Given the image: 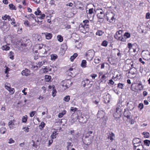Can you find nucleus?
<instances>
[{
	"mask_svg": "<svg viewBox=\"0 0 150 150\" xmlns=\"http://www.w3.org/2000/svg\"><path fill=\"white\" fill-rule=\"evenodd\" d=\"M34 47L33 50L35 49L39 50L40 53L44 54H47V51L49 50V47L43 44H37Z\"/></svg>",
	"mask_w": 150,
	"mask_h": 150,
	"instance_id": "f257e3e1",
	"label": "nucleus"
},
{
	"mask_svg": "<svg viewBox=\"0 0 150 150\" xmlns=\"http://www.w3.org/2000/svg\"><path fill=\"white\" fill-rule=\"evenodd\" d=\"M131 90L134 92H137L138 90L141 91L144 88V86L141 82L138 83H133L131 86Z\"/></svg>",
	"mask_w": 150,
	"mask_h": 150,
	"instance_id": "f03ea898",
	"label": "nucleus"
},
{
	"mask_svg": "<svg viewBox=\"0 0 150 150\" xmlns=\"http://www.w3.org/2000/svg\"><path fill=\"white\" fill-rule=\"evenodd\" d=\"M133 144L135 150H145L144 149V146L142 144L141 141H139L138 142H136V141H134Z\"/></svg>",
	"mask_w": 150,
	"mask_h": 150,
	"instance_id": "7ed1b4c3",
	"label": "nucleus"
},
{
	"mask_svg": "<svg viewBox=\"0 0 150 150\" xmlns=\"http://www.w3.org/2000/svg\"><path fill=\"white\" fill-rule=\"evenodd\" d=\"M114 14L112 12L110 13H106V18L108 21H109L110 22H112L114 20Z\"/></svg>",
	"mask_w": 150,
	"mask_h": 150,
	"instance_id": "20e7f679",
	"label": "nucleus"
},
{
	"mask_svg": "<svg viewBox=\"0 0 150 150\" xmlns=\"http://www.w3.org/2000/svg\"><path fill=\"white\" fill-rule=\"evenodd\" d=\"M94 52L93 50H88L86 55L87 59L88 60H92L94 56Z\"/></svg>",
	"mask_w": 150,
	"mask_h": 150,
	"instance_id": "39448f33",
	"label": "nucleus"
},
{
	"mask_svg": "<svg viewBox=\"0 0 150 150\" xmlns=\"http://www.w3.org/2000/svg\"><path fill=\"white\" fill-rule=\"evenodd\" d=\"M88 118V116L87 117L86 116L82 115L79 117V121L81 123H85L87 122Z\"/></svg>",
	"mask_w": 150,
	"mask_h": 150,
	"instance_id": "423d86ee",
	"label": "nucleus"
},
{
	"mask_svg": "<svg viewBox=\"0 0 150 150\" xmlns=\"http://www.w3.org/2000/svg\"><path fill=\"white\" fill-rule=\"evenodd\" d=\"M30 43L29 40H23L22 42H20L18 43V45L21 47H25L28 46V44Z\"/></svg>",
	"mask_w": 150,
	"mask_h": 150,
	"instance_id": "0eeeda50",
	"label": "nucleus"
},
{
	"mask_svg": "<svg viewBox=\"0 0 150 150\" xmlns=\"http://www.w3.org/2000/svg\"><path fill=\"white\" fill-rule=\"evenodd\" d=\"M142 54L143 59L148 60L150 59V54L148 51H143Z\"/></svg>",
	"mask_w": 150,
	"mask_h": 150,
	"instance_id": "6e6552de",
	"label": "nucleus"
},
{
	"mask_svg": "<svg viewBox=\"0 0 150 150\" xmlns=\"http://www.w3.org/2000/svg\"><path fill=\"white\" fill-rule=\"evenodd\" d=\"M93 9L91 8L89 9L88 11V12L87 13V17L89 18V19L90 21H91L93 18L94 14L92 16V14H93Z\"/></svg>",
	"mask_w": 150,
	"mask_h": 150,
	"instance_id": "1a4fd4ad",
	"label": "nucleus"
},
{
	"mask_svg": "<svg viewBox=\"0 0 150 150\" xmlns=\"http://www.w3.org/2000/svg\"><path fill=\"white\" fill-rule=\"evenodd\" d=\"M99 13L97 14V17L100 19H103L105 16L104 11L101 9L99 10Z\"/></svg>",
	"mask_w": 150,
	"mask_h": 150,
	"instance_id": "9d476101",
	"label": "nucleus"
},
{
	"mask_svg": "<svg viewBox=\"0 0 150 150\" xmlns=\"http://www.w3.org/2000/svg\"><path fill=\"white\" fill-rule=\"evenodd\" d=\"M89 22V21L88 20H84L83 21V23L84 24V25L83 26L82 25H79V28L81 30H82V29L85 28V27L86 28H88L89 26V25L87 24V23H88Z\"/></svg>",
	"mask_w": 150,
	"mask_h": 150,
	"instance_id": "9b49d317",
	"label": "nucleus"
},
{
	"mask_svg": "<svg viewBox=\"0 0 150 150\" xmlns=\"http://www.w3.org/2000/svg\"><path fill=\"white\" fill-rule=\"evenodd\" d=\"M111 96L108 93L106 94L103 96L104 101L106 103H108L110 102Z\"/></svg>",
	"mask_w": 150,
	"mask_h": 150,
	"instance_id": "f8f14e48",
	"label": "nucleus"
},
{
	"mask_svg": "<svg viewBox=\"0 0 150 150\" xmlns=\"http://www.w3.org/2000/svg\"><path fill=\"white\" fill-rule=\"evenodd\" d=\"M122 101L120 100L117 105L116 110L118 111V112H121L122 109Z\"/></svg>",
	"mask_w": 150,
	"mask_h": 150,
	"instance_id": "ddd939ff",
	"label": "nucleus"
},
{
	"mask_svg": "<svg viewBox=\"0 0 150 150\" xmlns=\"http://www.w3.org/2000/svg\"><path fill=\"white\" fill-rule=\"evenodd\" d=\"M127 77L129 78H134L136 76V74L131 71H129L127 74Z\"/></svg>",
	"mask_w": 150,
	"mask_h": 150,
	"instance_id": "4468645a",
	"label": "nucleus"
},
{
	"mask_svg": "<svg viewBox=\"0 0 150 150\" xmlns=\"http://www.w3.org/2000/svg\"><path fill=\"white\" fill-rule=\"evenodd\" d=\"M115 38L116 39L121 40L122 41H125V39L122 37V35H118L115 34L114 35Z\"/></svg>",
	"mask_w": 150,
	"mask_h": 150,
	"instance_id": "2eb2a0df",
	"label": "nucleus"
},
{
	"mask_svg": "<svg viewBox=\"0 0 150 150\" xmlns=\"http://www.w3.org/2000/svg\"><path fill=\"white\" fill-rule=\"evenodd\" d=\"M30 71L29 70L25 69L24 70H23L22 71L21 74L23 76H28L30 75Z\"/></svg>",
	"mask_w": 150,
	"mask_h": 150,
	"instance_id": "dca6fc26",
	"label": "nucleus"
},
{
	"mask_svg": "<svg viewBox=\"0 0 150 150\" xmlns=\"http://www.w3.org/2000/svg\"><path fill=\"white\" fill-rule=\"evenodd\" d=\"M121 112L116 110L113 114L114 117L116 118H118L121 117Z\"/></svg>",
	"mask_w": 150,
	"mask_h": 150,
	"instance_id": "f3484780",
	"label": "nucleus"
},
{
	"mask_svg": "<svg viewBox=\"0 0 150 150\" xmlns=\"http://www.w3.org/2000/svg\"><path fill=\"white\" fill-rule=\"evenodd\" d=\"M90 83L89 80L87 79L82 81L81 84L83 85V87H85L86 85H88Z\"/></svg>",
	"mask_w": 150,
	"mask_h": 150,
	"instance_id": "a211bd4d",
	"label": "nucleus"
},
{
	"mask_svg": "<svg viewBox=\"0 0 150 150\" xmlns=\"http://www.w3.org/2000/svg\"><path fill=\"white\" fill-rule=\"evenodd\" d=\"M115 138V135L112 132L109 133L108 135V138L110 139V140L112 141Z\"/></svg>",
	"mask_w": 150,
	"mask_h": 150,
	"instance_id": "6ab92c4d",
	"label": "nucleus"
},
{
	"mask_svg": "<svg viewBox=\"0 0 150 150\" xmlns=\"http://www.w3.org/2000/svg\"><path fill=\"white\" fill-rule=\"evenodd\" d=\"M42 34H44L45 35L46 39L48 40L50 39L52 37V34L47 33H44Z\"/></svg>",
	"mask_w": 150,
	"mask_h": 150,
	"instance_id": "aec40b11",
	"label": "nucleus"
},
{
	"mask_svg": "<svg viewBox=\"0 0 150 150\" xmlns=\"http://www.w3.org/2000/svg\"><path fill=\"white\" fill-rule=\"evenodd\" d=\"M14 120H11L8 123V126L10 129H13L15 125L14 123Z\"/></svg>",
	"mask_w": 150,
	"mask_h": 150,
	"instance_id": "412c9836",
	"label": "nucleus"
},
{
	"mask_svg": "<svg viewBox=\"0 0 150 150\" xmlns=\"http://www.w3.org/2000/svg\"><path fill=\"white\" fill-rule=\"evenodd\" d=\"M100 99L98 96H96L93 98V102L96 104H98L100 101Z\"/></svg>",
	"mask_w": 150,
	"mask_h": 150,
	"instance_id": "4be33fe9",
	"label": "nucleus"
},
{
	"mask_svg": "<svg viewBox=\"0 0 150 150\" xmlns=\"http://www.w3.org/2000/svg\"><path fill=\"white\" fill-rule=\"evenodd\" d=\"M2 19L4 20H6L7 19H8V21H12L13 19V18H11L10 16L7 15H6L2 17Z\"/></svg>",
	"mask_w": 150,
	"mask_h": 150,
	"instance_id": "5701e85b",
	"label": "nucleus"
},
{
	"mask_svg": "<svg viewBox=\"0 0 150 150\" xmlns=\"http://www.w3.org/2000/svg\"><path fill=\"white\" fill-rule=\"evenodd\" d=\"M1 48L3 50L8 51L9 50L10 48L7 45H6L2 46Z\"/></svg>",
	"mask_w": 150,
	"mask_h": 150,
	"instance_id": "b1692460",
	"label": "nucleus"
},
{
	"mask_svg": "<svg viewBox=\"0 0 150 150\" xmlns=\"http://www.w3.org/2000/svg\"><path fill=\"white\" fill-rule=\"evenodd\" d=\"M35 37L36 38V40L41 41L42 40V38L40 35L36 34L35 35Z\"/></svg>",
	"mask_w": 150,
	"mask_h": 150,
	"instance_id": "393cba45",
	"label": "nucleus"
},
{
	"mask_svg": "<svg viewBox=\"0 0 150 150\" xmlns=\"http://www.w3.org/2000/svg\"><path fill=\"white\" fill-rule=\"evenodd\" d=\"M86 60H83L81 61V66L82 67L85 68L86 67Z\"/></svg>",
	"mask_w": 150,
	"mask_h": 150,
	"instance_id": "a878e982",
	"label": "nucleus"
},
{
	"mask_svg": "<svg viewBox=\"0 0 150 150\" xmlns=\"http://www.w3.org/2000/svg\"><path fill=\"white\" fill-rule=\"evenodd\" d=\"M47 62H46L45 60H44L42 61H41V62H38V66L39 67H41L42 65H43V64H45V63H47Z\"/></svg>",
	"mask_w": 150,
	"mask_h": 150,
	"instance_id": "bb28decb",
	"label": "nucleus"
},
{
	"mask_svg": "<svg viewBox=\"0 0 150 150\" xmlns=\"http://www.w3.org/2000/svg\"><path fill=\"white\" fill-rule=\"evenodd\" d=\"M8 56L10 59H13L14 57V52L12 51L10 52L9 53Z\"/></svg>",
	"mask_w": 150,
	"mask_h": 150,
	"instance_id": "cd10ccee",
	"label": "nucleus"
},
{
	"mask_svg": "<svg viewBox=\"0 0 150 150\" xmlns=\"http://www.w3.org/2000/svg\"><path fill=\"white\" fill-rule=\"evenodd\" d=\"M43 72L44 73H46L47 72L49 71H51V69H49V67H48V68L47 67H45L44 68H42V69Z\"/></svg>",
	"mask_w": 150,
	"mask_h": 150,
	"instance_id": "c85d7f7f",
	"label": "nucleus"
},
{
	"mask_svg": "<svg viewBox=\"0 0 150 150\" xmlns=\"http://www.w3.org/2000/svg\"><path fill=\"white\" fill-rule=\"evenodd\" d=\"M28 119V117L27 115H25L22 117V122H23L25 123Z\"/></svg>",
	"mask_w": 150,
	"mask_h": 150,
	"instance_id": "c756f323",
	"label": "nucleus"
},
{
	"mask_svg": "<svg viewBox=\"0 0 150 150\" xmlns=\"http://www.w3.org/2000/svg\"><path fill=\"white\" fill-rule=\"evenodd\" d=\"M57 134V133H56V132L54 131L51 135V137L52 139L55 138Z\"/></svg>",
	"mask_w": 150,
	"mask_h": 150,
	"instance_id": "7c9ffc66",
	"label": "nucleus"
},
{
	"mask_svg": "<svg viewBox=\"0 0 150 150\" xmlns=\"http://www.w3.org/2000/svg\"><path fill=\"white\" fill-rule=\"evenodd\" d=\"M5 85L6 88L7 90L9 91L11 89L10 85L9 83H6L5 84Z\"/></svg>",
	"mask_w": 150,
	"mask_h": 150,
	"instance_id": "2f4dec72",
	"label": "nucleus"
},
{
	"mask_svg": "<svg viewBox=\"0 0 150 150\" xmlns=\"http://www.w3.org/2000/svg\"><path fill=\"white\" fill-rule=\"evenodd\" d=\"M78 54L76 53H75L73 55L71 56L70 59L71 61H73V60L77 57Z\"/></svg>",
	"mask_w": 150,
	"mask_h": 150,
	"instance_id": "473e14b6",
	"label": "nucleus"
},
{
	"mask_svg": "<svg viewBox=\"0 0 150 150\" xmlns=\"http://www.w3.org/2000/svg\"><path fill=\"white\" fill-rule=\"evenodd\" d=\"M66 113V110H64L62 113H59L58 115V117L59 118L62 117L63 116L65 115Z\"/></svg>",
	"mask_w": 150,
	"mask_h": 150,
	"instance_id": "72a5a7b5",
	"label": "nucleus"
},
{
	"mask_svg": "<svg viewBox=\"0 0 150 150\" xmlns=\"http://www.w3.org/2000/svg\"><path fill=\"white\" fill-rule=\"evenodd\" d=\"M100 58L96 57L94 59V62L96 64H98L100 63Z\"/></svg>",
	"mask_w": 150,
	"mask_h": 150,
	"instance_id": "f704fd0d",
	"label": "nucleus"
},
{
	"mask_svg": "<svg viewBox=\"0 0 150 150\" xmlns=\"http://www.w3.org/2000/svg\"><path fill=\"white\" fill-rule=\"evenodd\" d=\"M6 131V129L4 127H2L0 128V132L1 134H4Z\"/></svg>",
	"mask_w": 150,
	"mask_h": 150,
	"instance_id": "c9c22d12",
	"label": "nucleus"
},
{
	"mask_svg": "<svg viewBox=\"0 0 150 150\" xmlns=\"http://www.w3.org/2000/svg\"><path fill=\"white\" fill-rule=\"evenodd\" d=\"M3 29L4 30H5L6 31H8V30L9 29V26H6V25L5 24H4L3 25Z\"/></svg>",
	"mask_w": 150,
	"mask_h": 150,
	"instance_id": "e433bc0d",
	"label": "nucleus"
},
{
	"mask_svg": "<svg viewBox=\"0 0 150 150\" xmlns=\"http://www.w3.org/2000/svg\"><path fill=\"white\" fill-rule=\"evenodd\" d=\"M57 38L58 41L60 42H62L63 40V37L60 35H58Z\"/></svg>",
	"mask_w": 150,
	"mask_h": 150,
	"instance_id": "4c0bfd02",
	"label": "nucleus"
},
{
	"mask_svg": "<svg viewBox=\"0 0 150 150\" xmlns=\"http://www.w3.org/2000/svg\"><path fill=\"white\" fill-rule=\"evenodd\" d=\"M70 99V96H66L63 99V100L66 102H69Z\"/></svg>",
	"mask_w": 150,
	"mask_h": 150,
	"instance_id": "58836bf2",
	"label": "nucleus"
},
{
	"mask_svg": "<svg viewBox=\"0 0 150 150\" xmlns=\"http://www.w3.org/2000/svg\"><path fill=\"white\" fill-rule=\"evenodd\" d=\"M34 15L33 14H30L29 15H28L27 17H26L29 20H33L34 19Z\"/></svg>",
	"mask_w": 150,
	"mask_h": 150,
	"instance_id": "ea45409f",
	"label": "nucleus"
},
{
	"mask_svg": "<svg viewBox=\"0 0 150 150\" xmlns=\"http://www.w3.org/2000/svg\"><path fill=\"white\" fill-rule=\"evenodd\" d=\"M82 46V44L80 42H77L76 43V47L78 49H80Z\"/></svg>",
	"mask_w": 150,
	"mask_h": 150,
	"instance_id": "a19ab883",
	"label": "nucleus"
},
{
	"mask_svg": "<svg viewBox=\"0 0 150 150\" xmlns=\"http://www.w3.org/2000/svg\"><path fill=\"white\" fill-rule=\"evenodd\" d=\"M73 145L71 144V143L70 142H67V150H68L70 148H71Z\"/></svg>",
	"mask_w": 150,
	"mask_h": 150,
	"instance_id": "79ce46f5",
	"label": "nucleus"
},
{
	"mask_svg": "<svg viewBox=\"0 0 150 150\" xmlns=\"http://www.w3.org/2000/svg\"><path fill=\"white\" fill-rule=\"evenodd\" d=\"M104 33V32L101 30H98L96 33V35L99 36L102 35Z\"/></svg>",
	"mask_w": 150,
	"mask_h": 150,
	"instance_id": "37998d69",
	"label": "nucleus"
},
{
	"mask_svg": "<svg viewBox=\"0 0 150 150\" xmlns=\"http://www.w3.org/2000/svg\"><path fill=\"white\" fill-rule=\"evenodd\" d=\"M51 60H55L57 58V56L56 55L52 54L51 55Z\"/></svg>",
	"mask_w": 150,
	"mask_h": 150,
	"instance_id": "c03bdc74",
	"label": "nucleus"
},
{
	"mask_svg": "<svg viewBox=\"0 0 150 150\" xmlns=\"http://www.w3.org/2000/svg\"><path fill=\"white\" fill-rule=\"evenodd\" d=\"M45 124L44 122H42L39 126V128L40 129L43 128L45 127Z\"/></svg>",
	"mask_w": 150,
	"mask_h": 150,
	"instance_id": "a18cd8bd",
	"label": "nucleus"
},
{
	"mask_svg": "<svg viewBox=\"0 0 150 150\" xmlns=\"http://www.w3.org/2000/svg\"><path fill=\"white\" fill-rule=\"evenodd\" d=\"M51 77L50 76L46 75L45 76V80L46 81L48 82L51 79Z\"/></svg>",
	"mask_w": 150,
	"mask_h": 150,
	"instance_id": "49530a36",
	"label": "nucleus"
},
{
	"mask_svg": "<svg viewBox=\"0 0 150 150\" xmlns=\"http://www.w3.org/2000/svg\"><path fill=\"white\" fill-rule=\"evenodd\" d=\"M35 14L36 15H41V11L39 9V8H38L37 9V11H35Z\"/></svg>",
	"mask_w": 150,
	"mask_h": 150,
	"instance_id": "de8ad7c7",
	"label": "nucleus"
},
{
	"mask_svg": "<svg viewBox=\"0 0 150 150\" xmlns=\"http://www.w3.org/2000/svg\"><path fill=\"white\" fill-rule=\"evenodd\" d=\"M53 90L52 92V96L54 97L56 95V90L54 89V88L53 87Z\"/></svg>",
	"mask_w": 150,
	"mask_h": 150,
	"instance_id": "09e8293b",
	"label": "nucleus"
},
{
	"mask_svg": "<svg viewBox=\"0 0 150 150\" xmlns=\"http://www.w3.org/2000/svg\"><path fill=\"white\" fill-rule=\"evenodd\" d=\"M24 24L25 26L27 27H30V25L29 22L28 21H26L24 22Z\"/></svg>",
	"mask_w": 150,
	"mask_h": 150,
	"instance_id": "8fccbe9b",
	"label": "nucleus"
},
{
	"mask_svg": "<svg viewBox=\"0 0 150 150\" xmlns=\"http://www.w3.org/2000/svg\"><path fill=\"white\" fill-rule=\"evenodd\" d=\"M108 42H107L105 40H104L102 42V45L103 46L106 47V46H107V45H108Z\"/></svg>",
	"mask_w": 150,
	"mask_h": 150,
	"instance_id": "3c124183",
	"label": "nucleus"
},
{
	"mask_svg": "<svg viewBox=\"0 0 150 150\" xmlns=\"http://www.w3.org/2000/svg\"><path fill=\"white\" fill-rule=\"evenodd\" d=\"M144 105L142 103H140L139 104L138 107L140 108V110H141L143 108Z\"/></svg>",
	"mask_w": 150,
	"mask_h": 150,
	"instance_id": "603ef678",
	"label": "nucleus"
},
{
	"mask_svg": "<svg viewBox=\"0 0 150 150\" xmlns=\"http://www.w3.org/2000/svg\"><path fill=\"white\" fill-rule=\"evenodd\" d=\"M143 134H144V138H147L149 137V133L146 132V133H145L144 132H143Z\"/></svg>",
	"mask_w": 150,
	"mask_h": 150,
	"instance_id": "864d4df0",
	"label": "nucleus"
},
{
	"mask_svg": "<svg viewBox=\"0 0 150 150\" xmlns=\"http://www.w3.org/2000/svg\"><path fill=\"white\" fill-rule=\"evenodd\" d=\"M117 87L121 89H123L124 88V85L122 83H119L118 84Z\"/></svg>",
	"mask_w": 150,
	"mask_h": 150,
	"instance_id": "5fc2aeb1",
	"label": "nucleus"
},
{
	"mask_svg": "<svg viewBox=\"0 0 150 150\" xmlns=\"http://www.w3.org/2000/svg\"><path fill=\"white\" fill-rule=\"evenodd\" d=\"M130 36V34L128 33H126L124 35V36H126L127 38H129Z\"/></svg>",
	"mask_w": 150,
	"mask_h": 150,
	"instance_id": "6e6d98bb",
	"label": "nucleus"
},
{
	"mask_svg": "<svg viewBox=\"0 0 150 150\" xmlns=\"http://www.w3.org/2000/svg\"><path fill=\"white\" fill-rule=\"evenodd\" d=\"M146 19H150V13H146Z\"/></svg>",
	"mask_w": 150,
	"mask_h": 150,
	"instance_id": "4d7b16f0",
	"label": "nucleus"
},
{
	"mask_svg": "<svg viewBox=\"0 0 150 150\" xmlns=\"http://www.w3.org/2000/svg\"><path fill=\"white\" fill-rule=\"evenodd\" d=\"M9 6L10 9L12 10L14 9L15 8V6L13 4H10L9 5Z\"/></svg>",
	"mask_w": 150,
	"mask_h": 150,
	"instance_id": "13d9d810",
	"label": "nucleus"
},
{
	"mask_svg": "<svg viewBox=\"0 0 150 150\" xmlns=\"http://www.w3.org/2000/svg\"><path fill=\"white\" fill-rule=\"evenodd\" d=\"M36 113V112L35 111H33L31 112L30 114V116L31 117H32Z\"/></svg>",
	"mask_w": 150,
	"mask_h": 150,
	"instance_id": "bf43d9fd",
	"label": "nucleus"
},
{
	"mask_svg": "<svg viewBox=\"0 0 150 150\" xmlns=\"http://www.w3.org/2000/svg\"><path fill=\"white\" fill-rule=\"evenodd\" d=\"M45 16V15L44 14H42L40 16L38 17V18L41 19V20L43 19Z\"/></svg>",
	"mask_w": 150,
	"mask_h": 150,
	"instance_id": "052dcab7",
	"label": "nucleus"
},
{
	"mask_svg": "<svg viewBox=\"0 0 150 150\" xmlns=\"http://www.w3.org/2000/svg\"><path fill=\"white\" fill-rule=\"evenodd\" d=\"M77 110V108L74 107H71V108L70 110L73 112H75Z\"/></svg>",
	"mask_w": 150,
	"mask_h": 150,
	"instance_id": "680f3d73",
	"label": "nucleus"
},
{
	"mask_svg": "<svg viewBox=\"0 0 150 150\" xmlns=\"http://www.w3.org/2000/svg\"><path fill=\"white\" fill-rule=\"evenodd\" d=\"M144 144L147 146H149L150 144V141H144Z\"/></svg>",
	"mask_w": 150,
	"mask_h": 150,
	"instance_id": "e2e57ef3",
	"label": "nucleus"
},
{
	"mask_svg": "<svg viewBox=\"0 0 150 150\" xmlns=\"http://www.w3.org/2000/svg\"><path fill=\"white\" fill-rule=\"evenodd\" d=\"M139 62H141L143 64H145V62L144 61V60L141 58H140L139 59Z\"/></svg>",
	"mask_w": 150,
	"mask_h": 150,
	"instance_id": "0e129e2a",
	"label": "nucleus"
},
{
	"mask_svg": "<svg viewBox=\"0 0 150 150\" xmlns=\"http://www.w3.org/2000/svg\"><path fill=\"white\" fill-rule=\"evenodd\" d=\"M121 74H117L115 78H117V79H120L121 78Z\"/></svg>",
	"mask_w": 150,
	"mask_h": 150,
	"instance_id": "69168bd1",
	"label": "nucleus"
},
{
	"mask_svg": "<svg viewBox=\"0 0 150 150\" xmlns=\"http://www.w3.org/2000/svg\"><path fill=\"white\" fill-rule=\"evenodd\" d=\"M55 1L54 0H51L50 1V4L51 5H53L54 4Z\"/></svg>",
	"mask_w": 150,
	"mask_h": 150,
	"instance_id": "338daca9",
	"label": "nucleus"
},
{
	"mask_svg": "<svg viewBox=\"0 0 150 150\" xmlns=\"http://www.w3.org/2000/svg\"><path fill=\"white\" fill-rule=\"evenodd\" d=\"M127 47L129 49V50H130L132 47V44L131 43H128V44Z\"/></svg>",
	"mask_w": 150,
	"mask_h": 150,
	"instance_id": "774afa93",
	"label": "nucleus"
}]
</instances>
